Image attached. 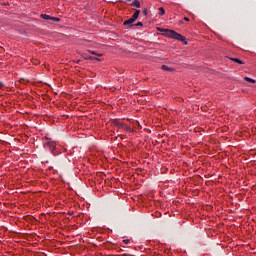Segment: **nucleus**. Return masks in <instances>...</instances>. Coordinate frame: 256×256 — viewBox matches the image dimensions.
Returning <instances> with one entry per match:
<instances>
[{
    "instance_id": "1",
    "label": "nucleus",
    "mask_w": 256,
    "mask_h": 256,
    "mask_svg": "<svg viewBox=\"0 0 256 256\" xmlns=\"http://www.w3.org/2000/svg\"><path fill=\"white\" fill-rule=\"evenodd\" d=\"M161 32L165 37H169L170 39H176L177 41H182V43H185L186 41L185 36L175 32L174 30L162 29Z\"/></svg>"
},
{
    "instance_id": "2",
    "label": "nucleus",
    "mask_w": 256,
    "mask_h": 256,
    "mask_svg": "<svg viewBox=\"0 0 256 256\" xmlns=\"http://www.w3.org/2000/svg\"><path fill=\"white\" fill-rule=\"evenodd\" d=\"M139 13H141L140 10H136L134 12V14L132 15L131 19L134 20V21H137V19H139Z\"/></svg>"
},
{
    "instance_id": "3",
    "label": "nucleus",
    "mask_w": 256,
    "mask_h": 256,
    "mask_svg": "<svg viewBox=\"0 0 256 256\" xmlns=\"http://www.w3.org/2000/svg\"><path fill=\"white\" fill-rule=\"evenodd\" d=\"M46 145L50 148L51 152L53 153V155H57L55 153V144H51L49 142H46Z\"/></svg>"
},
{
    "instance_id": "4",
    "label": "nucleus",
    "mask_w": 256,
    "mask_h": 256,
    "mask_svg": "<svg viewBox=\"0 0 256 256\" xmlns=\"http://www.w3.org/2000/svg\"><path fill=\"white\" fill-rule=\"evenodd\" d=\"M132 7H136L137 9H139L141 7V2H139V0H134L132 2Z\"/></svg>"
},
{
    "instance_id": "5",
    "label": "nucleus",
    "mask_w": 256,
    "mask_h": 256,
    "mask_svg": "<svg viewBox=\"0 0 256 256\" xmlns=\"http://www.w3.org/2000/svg\"><path fill=\"white\" fill-rule=\"evenodd\" d=\"M41 19H44L45 21H51V16L47 14H41Z\"/></svg>"
},
{
    "instance_id": "6",
    "label": "nucleus",
    "mask_w": 256,
    "mask_h": 256,
    "mask_svg": "<svg viewBox=\"0 0 256 256\" xmlns=\"http://www.w3.org/2000/svg\"><path fill=\"white\" fill-rule=\"evenodd\" d=\"M132 23H135V20L132 19V18H130V19L124 21V25H132Z\"/></svg>"
},
{
    "instance_id": "7",
    "label": "nucleus",
    "mask_w": 256,
    "mask_h": 256,
    "mask_svg": "<svg viewBox=\"0 0 256 256\" xmlns=\"http://www.w3.org/2000/svg\"><path fill=\"white\" fill-rule=\"evenodd\" d=\"M158 11H159V15H161V16L165 15V8L164 7L158 8Z\"/></svg>"
},
{
    "instance_id": "8",
    "label": "nucleus",
    "mask_w": 256,
    "mask_h": 256,
    "mask_svg": "<svg viewBox=\"0 0 256 256\" xmlns=\"http://www.w3.org/2000/svg\"><path fill=\"white\" fill-rule=\"evenodd\" d=\"M232 61H234L235 63H239V65H243V61H241V59L239 58H232Z\"/></svg>"
},
{
    "instance_id": "9",
    "label": "nucleus",
    "mask_w": 256,
    "mask_h": 256,
    "mask_svg": "<svg viewBox=\"0 0 256 256\" xmlns=\"http://www.w3.org/2000/svg\"><path fill=\"white\" fill-rule=\"evenodd\" d=\"M50 21H56L57 23H59L61 20L57 17L50 16Z\"/></svg>"
},
{
    "instance_id": "10",
    "label": "nucleus",
    "mask_w": 256,
    "mask_h": 256,
    "mask_svg": "<svg viewBox=\"0 0 256 256\" xmlns=\"http://www.w3.org/2000/svg\"><path fill=\"white\" fill-rule=\"evenodd\" d=\"M245 81H248V83H255V80L249 77H245Z\"/></svg>"
},
{
    "instance_id": "11",
    "label": "nucleus",
    "mask_w": 256,
    "mask_h": 256,
    "mask_svg": "<svg viewBox=\"0 0 256 256\" xmlns=\"http://www.w3.org/2000/svg\"><path fill=\"white\" fill-rule=\"evenodd\" d=\"M117 127H119V129H123V127H125V124L118 122Z\"/></svg>"
},
{
    "instance_id": "12",
    "label": "nucleus",
    "mask_w": 256,
    "mask_h": 256,
    "mask_svg": "<svg viewBox=\"0 0 256 256\" xmlns=\"http://www.w3.org/2000/svg\"><path fill=\"white\" fill-rule=\"evenodd\" d=\"M123 129H124L125 131H132L131 127H129V126L125 125V124H124Z\"/></svg>"
},
{
    "instance_id": "13",
    "label": "nucleus",
    "mask_w": 256,
    "mask_h": 256,
    "mask_svg": "<svg viewBox=\"0 0 256 256\" xmlns=\"http://www.w3.org/2000/svg\"><path fill=\"white\" fill-rule=\"evenodd\" d=\"M90 53H91L92 55H97L98 57H102V56H103V54H97V53H95V51H90Z\"/></svg>"
},
{
    "instance_id": "14",
    "label": "nucleus",
    "mask_w": 256,
    "mask_h": 256,
    "mask_svg": "<svg viewBox=\"0 0 256 256\" xmlns=\"http://www.w3.org/2000/svg\"><path fill=\"white\" fill-rule=\"evenodd\" d=\"M163 71H169V67L167 65H162Z\"/></svg>"
},
{
    "instance_id": "15",
    "label": "nucleus",
    "mask_w": 256,
    "mask_h": 256,
    "mask_svg": "<svg viewBox=\"0 0 256 256\" xmlns=\"http://www.w3.org/2000/svg\"><path fill=\"white\" fill-rule=\"evenodd\" d=\"M135 26H136V27H143V23H142V22H137V23L135 24Z\"/></svg>"
},
{
    "instance_id": "16",
    "label": "nucleus",
    "mask_w": 256,
    "mask_h": 256,
    "mask_svg": "<svg viewBox=\"0 0 256 256\" xmlns=\"http://www.w3.org/2000/svg\"><path fill=\"white\" fill-rule=\"evenodd\" d=\"M123 243H125V245H129V239L123 240Z\"/></svg>"
},
{
    "instance_id": "17",
    "label": "nucleus",
    "mask_w": 256,
    "mask_h": 256,
    "mask_svg": "<svg viewBox=\"0 0 256 256\" xmlns=\"http://www.w3.org/2000/svg\"><path fill=\"white\" fill-rule=\"evenodd\" d=\"M143 15H147V10H143Z\"/></svg>"
},
{
    "instance_id": "18",
    "label": "nucleus",
    "mask_w": 256,
    "mask_h": 256,
    "mask_svg": "<svg viewBox=\"0 0 256 256\" xmlns=\"http://www.w3.org/2000/svg\"><path fill=\"white\" fill-rule=\"evenodd\" d=\"M184 21H189V18H187V17H184Z\"/></svg>"
},
{
    "instance_id": "19",
    "label": "nucleus",
    "mask_w": 256,
    "mask_h": 256,
    "mask_svg": "<svg viewBox=\"0 0 256 256\" xmlns=\"http://www.w3.org/2000/svg\"><path fill=\"white\" fill-rule=\"evenodd\" d=\"M3 86V83L2 82H0V87H2Z\"/></svg>"
}]
</instances>
